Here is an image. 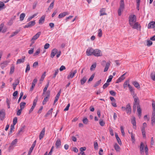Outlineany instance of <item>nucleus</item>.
I'll return each instance as SVG.
<instances>
[{
    "label": "nucleus",
    "mask_w": 155,
    "mask_h": 155,
    "mask_svg": "<svg viewBox=\"0 0 155 155\" xmlns=\"http://www.w3.org/2000/svg\"><path fill=\"white\" fill-rule=\"evenodd\" d=\"M77 72V71L76 70H74L73 72L71 71L69 74L68 75L67 77L68 79H69L70 78H72L73 77L75 74Z\"/></svg>",
    "instance_id": "obj_10"
},
{
    "label": "nucleus",
    "mask_w": 155,
    "mask_h": 155,
    "mask_svg": "<svg viewBox=\"0 0 155 155\" xmlns=\"http://www.w3.org/2000/svg\"><path fill=\"white\" fill-rule=\"evenodd\" d=\"M136 22V17L135 15H131L129 18V22L130 25H132V24Z\"/></svg>",
    "instance_id": "obj_1"
},
{
    "label": "nucleus",
    "mask_w": 155,
    "mask_h": 155,
    "mask_svg": "<svg viewBox=\"0 0 155 155\" xmlns=\"http://www.w3.org/2000/svg\"><path fill=\"white\" fill-rule=\"evenodd\" d=\"M35 24V21H31L29 22L25 26H24V28H29L32 27L34 26Z\"/></svg>",
    "instance_id": "obj_3"
},
{
    "label": "nucleus",
    "mask_w": 155,
    "mask_h": 155,
    "mask_svg": "<svg viewBox=\"0 0 155 155\" xmlns=\"http://www.w3.org/2000/svg\"><path fill=\"white\" fill-rule=\"evenodd\" d=\"M109 93L111 95L113 96H115L116 95V92L113 90L110 91Z\"/></svg>",
    "instance_id": "obj_57"
},
{
    "label": "nucleus",
    "mask_w": 155,
    "mask_h": 155,
    "mask_svg": "<svg viewBox=\"0 0 155 155\" xmlns=\"http://www.w3.org/2000/svg\"><path fill=\"white\" fill-rule=\"evenodd\" d=\"M110 61H108V62H107L106 64L105 68L104 70V72H106L108 70L109 68L110 67Z\"/></svg>",
    "instance_id": "obj_21"
},
{
    "label": "nucleus",
    "mask_w": 155,
    "mask_h": 155,
    "mask_svg": "<svg viewBox=\"0 0 155 155\" xmlns=\"http://www.w3.org/2000/svg\"><path fill=\"white\" fill-rule=\"evenodd\" d=\"M137 112L138 113L139 117L140 118L141 117V112L140 107V106L137 107Z\"/></svg>",
    "instance_id": "obj_23"
},
{
    "label": "nucleus",
    "mask_w": 155,
    "mask_h": 155,
    "mask_svg": "<svg viewBox=\"0 0 155 155\" xmlns=\"http://www.w3.org/2000/svg\"><path fill=\"white\" fill-rule=\"evenodd\" d=\"M150 77L151 79L153 81H155V74L152 72L150 74Z\"/></svg>",
    "instance_id": "obj_41"
},
{
    "label": "nucleus",
    "mask_w": 155,
    "mask_h": 155,
    "mask_svg": "<svg viewBox=\"0 0 155 155\" xmlns=\"http://www.w3.org/2000/svg\"><path fill=\"white\" fill-rule=\"evenodd\" d=\"M94 148L95 150H97L98 149V144L97 142H94Z\"/></svg>",
    "instance_id": "obj_48"
},
{
    "label": "nucleus",
    "mask_w": 155,
    "mask_h": 155,
    "mask_svg": "<svg viewBox=\"0 0 155 155\" xmlns=\"http://www.w3.org/2000/svg\"><path fill=\"white\" fill-rule=\"evenodd\" d=\"M114 148L115 150L117 152H119L120 150V147L118 146V144L117 143H115L114 146Z\"/></svg>",
    "instance_id": "obj_25"
},
{
    "label": "nucleus",
    "mask_w": 155,
    "mask_h": 155,
    "mask_svg": "<svg viewBox=\"0 0 155 155\" xmlns=\"http://www.w3.org/2000/svg\"><path fill=\"white\" fill-rule=\"evenodd\" d=\"M5 6L4 3L2 2H0V11L3 8V7Z\"/></svg>",
    "instance_id": "obj_52"
},
{
    "label": "nucleus",
    "mask_w": 155,
    "mask_h": 155,
    "mask_svg": "<svg viewBox=\"0 0 155 155\" xmlns=\"http://www.w3.org/2000/svg\"><path fill=\"white\" fill-rule=\"evenodd\" d=\"M94 50L91 48H88L86 51V54L87 56L93 55Z\"/></svg>",
    "instance_id": "obj_5"
},
{
    "label": "nucleus",
    "mask_w": 155,
    "mask_h": 155,
    "mask_svg": "<svg viewBox=\"0 0 155 155\" xmlns=\"http://www.w3.org/2000/svg\"><path fill=\"white\" fill-rule=\"evenodd\" d=\"M147 124L146 123H144L143 124V126L141 128V130H145V128L147 126Z\"/></svg>",
    "instance_id": "obj_50"
},
{
    "label": "nucleus",
    "mask_w": 155,
    "mask_h": 155,
    "mask_svg": "<svg viewBox=\"0 0 155 155\" xmlns=\"http://www.w3.org/2000/svg\"><path fill=\"white\" fill-rule=\"evenodd\" d=\"M25 102H21L20 104V109H23L26 105Z\"/></svg>",
    "instance_id": "obj_38"
},
{
    "label": "nucleus",
    "mask_w": 155,
    "mask_h": 155,
    "mask_svg": "<svg viewBox=\"0 0 155 155\" xmlns=\"http://www.w3.org/2000/svg\"><path fill=\"white\" fill-rule=\"evenodd\" d=\"M120 129L122 135L124 136L125 133L124 132V129L123 127L122 126H121L120 127Z\"/></svg>",
    "instance_id": "obj_56"
},
{
    "label": "nucleus",
    "mask_w": 155,
    "mask_h": 155,
    "mask_svg": "<svg viewBox=\"0 0 155 155\" xmlns=\"http://www.w3.org/2000/svg\"><path fill=\"white\" fill-rule=\"evenodd\" d=\"M127 114H130L131 112V109L130 104H128L126 106V110Z\"/></svg>",
    "instance_id": "obj_8"
},
{
    "label": "nucleus",
    "mask_w": 155,
    "mask_h": 155,
    "mask_svg": "<svg viewBox=\"0 0 155 155\" xmlns=\"http://www.w3.org/2000/svg\"><path fill=\"white\" fill-rule=\"evenodd\" d=\"M113 78V76L111 75L109 76L108 79L107 80V83H109L111 82L112 80V79Z\"/></svg>",
    "instance_id": "obj_53"
},
{
    "label": "nucleus",
    "mask_w": 155,
    "mask_h": 155,
    "mask_svg": "<svg viewBox=\"0 0 155 155\" xmlns=\"http://www.w3.org/2000/svg\"><path fill=\"white\" fill-rule=\"evenodd\" d=\"M8 62L7 61H5L2 63L1 64V66L2 69H3L5 67H6L8 64Z\"/></svg>",
    "instance_id": "obj_31"
},
{
    "label": "nucleus",
    "mask_w": 155,
    "mask_h": 155,
    "mask_svg": "<svg viewBox=\"0 0 155 155\" xmlns=\"http://www.w3.org/2000/svg\"><path fill=\"white\" fill-rule=\"evenodd\" d=\"M61 145V141L60 139L57 140L55 143V146L56 148H58Z\"/></svg>",
    "instance_id": "obj_19"
},
{
    "label": "nucleus",
    "mask_w": 155,
    "mask_h": 155,
    "mask_svg": "<svg viewBox=\"0 0 155 155\" xmlns=\"http://www.w3.org/2000/svg\"><path fill=\"white\" fill-rule=\"evenodd\" d=\"M36 141L35 140L29 149V151L28 152V153L27 155H30L32 151L34 148L35 145L36 144Z\"/></svg>",
    "instance_id": "obj_9"
},
{
    "label": "nucleus",
    "mask_w": 155,
    "mask_h": 155,
    "mask_svg": "<svg viewBox=\"0 0 155 155\" xmlns=\"http://www.w3.org/2000/svg\"><path fill=\"white\" fill-rule=\"evenodd\" d=\"M129 81H126L124 82V85H123V87L124 88H125L126 87H127V85H128V84H129Z\"/></svg>",
    "instance_id": "obj_54"
},
{
    "label": "nucleus",
    "mask_w": 155,
    "mask_h": 155,
    "mask_svg": "<svg viewBox=\"0 0 155 155\" xmlns=\"http://www.w3.org/2000/svg\"><path fill=\"white\" fill-rule=\"evenodd\" d=\"M133 98H134V103H137L139 104V100L138 98V97H134V96L133 97Z\"/></svg>",
    "instance_id": "obj_37"
},
{
    "label": "nucleus",
    "mask_w": 155,
    "mask_h": 155,
    "mask_svg": "<svg viewBox=\"0 0 155 155\" xmlns=\"http://www.w3.org/2000/svg\"><path fill=\"white\" fill-rule=\"evenodd\" d=\"M25 16V14L24 13H22L21 14L20 16V21H22Z\"/></svg>",
    "instance_id": "obj_34"
},
{
    "label": "nucleus",
    "mask_w": 155,
    "mask_h": 155,
    "mask_svg": "<svg viewBox=\"0 0 155 155\" xmlns=\"http://www.w3.org/2000/svg\"><path fill=\"white\" fill-rule=\"evenodd\" d=\"M19 83V80L18 79H17L15 80V83H13V84L17 86Z\"/></svg>",
    "instance_id": "obj_59"
},
{
    "label": "nucleus",
    "mask_w": 155,
    "mask_h": 155,
    "mask_svg": "<svg viewBox=\"0 0 155 155\" xmlns=\"http://www.w3.org/2000/svg\"><path fill=\"white\" fill-rule=\"evenodd\" d=\"M102 54L101 51L98 49L94 50L93 55L95 56L99 57L102 56Z\"/></svg>",
    "instance_id": "obj_2"
},
{
    "label": "nucleus",
    "mask_w": 155,
    "mask_h": 155,
    "mask_svg": "<svg viewBox=\"0 0 155 155\" xmlns=\"http://www.w3.org/2000/svg\"><path fill=\"white\" fill-rule=\"evenodd\" d=\"M124 0H121L120 3V6L119 8L120 9H124Z\"/></svg>",
    "instance_id": "obj_26"
},
{
    "label": "nucleus",
    "mask_w": 155,
    "mask_h": 155,
    "mask_svg": "<svg viewBox=\"0 0 155 155\" xmlns=\"http://www.w3.org/2000/svg\"><path fill=\"white\" fill-rule=\"evenodd\" d=\"M40 53V49L38 48L37 50L36 51L34 54V56H36L38 55Z\"/></svg>",
    "instance_id": "obj_45"
},
{
    "label": "nucleus",
    "mask_w": 155,
    "mask_h": 155,
    "mask_svg": "<svg viewBox=\"0 0 155 155\" xmlns=\"http://www.w3.org/2000/svg\"><path fill=\"white\" fill-rule=\"evenodd\" d=\"M147 45L148 46H150L152 44V42L150 40H148L147 41Z\"/></svg>",
    "instance_id": "obj_47"
},
{
    "label": "nucleus",
    "mask_w": 155,
    "mask_h": 155,
    "mask_svg": "<svg viewBox=\"0 0 155 155\" xmlns=\"http://www.w3.org/2000/svg\"><path fill=\"white\" fill-rule=\"evenodd\" d=\"M45 132V128H44L42 129V130L39 136V138L40 140H41L44 137Z\"/></svg>",
    "instance_id": "obj_11"
},
{
    "label": "nucleus",
    "mask_w": 155,
    "mask_h": 155,
    "mask_svg": "<svg viewBox=\"0 0 155 155\" xmlns=\"http://www.w3.org/2000/svg\"><path fill=\"white\" fill-rule=\"evenodd\" d=\"M140 106L139 105V104L134 103V105L133 106V110L134 111H135L136 110V107L137 106H137Z\"/></svg>",
    "instance_id": "obj_40"
},
{
    "label": "nucleus",
    "mask_w": 155,
    "mask_h": 155,
    "mask_svg": "<svg viewBox=\"0 0 155 155\" xmlns=\"http://www.w3.org/2000/svg\"><path fill=\"white\" fill-rule=\"evenodd\" d=\"M54 2V0L51 3L50 6H49V7L48 9V10H51L53 8Z\"/></svg>",
    "instance_id": "obj_33"
},
{
    "label": "nucleus",
    "mask_w": 155,
    "mask_h": 155,
    "mask_svg": "<svg viewBox=\"0 0 155 155\" xmlns=\"http://www.w3.org/2000/svg\"><path fill=\"white\" fill-rule=\"evenodd\" d=\"M132 25H130L134 29L138 30L139 28L140 29V26L138 22H136L132 24Z\"/></svg>",
    "instance_id": "obj_4"
},
{
    "label": "nucleus",
    "mask_w": 155,
    "mask_h": 155,
    "mask_svg": "<svg viewBox=\"0 0 155 155\" xmlns=\"http://www.w3.org/2000/svg\"><path fill=\"white\" fill-rule=\"evenodd\" d=\"M115 135L118 143L119 145H121L122 144L121 142L120 138L118 136L117 134H115Z\"/></svg>",
    "instance_id": "obj_29"
},
{
    "label": "nucleus",
    "mask_w": 155,
    "mask_h": 155,
    "mask_svg": "<svg viewBox=\"0 0 155 155\" xmlns=\"http://www.w3.org/2000/svg\"><path fill=\"white\" fill-rule=\"evenodd\" d=\"M25 59V56H23L22 58L19 59L17 60L16 62V64H19L21 63H23Z\"/></svg>",
    "instance_id": "obj_17"
},
{
    "label": "nucleus",
    "mask_w": 155,
    "mask_h": 155,
    "mask_svg": "<svg viewBox=\"0 0 155 155\" xmlns=\"http://www.w3.org/2000/svg\"><path fill=\"white\" fill-rule=\"evenodd\" d=\"M94 77V74H93L90 77V78H89V79L88 81V82H90V81H92Z\"/></svg>",
    "instance_id": "obj_61"
},
{
    "label": "nucleus",
    "mask_w": 155,
    "mask_h": 155,
    "mask_svg": "<svg viewBox=\"0 0 155 155\" xmlns=\"http://www.w3.org/2000/svg\"><path fill=\"white\" fill-rule=\"evenodd\" d=\"M41 34V32H38L31 39V41H34L36 40L39 38Z\"/></svg>",
    "instance_id": "obj_16"
},
{
    "label": "nucleus",
    "mask_w": 155,
    "mask_h": 155,
    "mask_svg": "<svg viewBox=\"0 0 155 155\" xmlns=\"http://www.w3.org/2000/svg\"><path fill=\"white\" fill-rule=\"evenodd\" d=\"M59 71V70L58 69H57L56 70H55V73L53 75V78H54L56 77V75L58 74Z\"/></svg>",
    "instance_id": "obj_51"
},
{
    "label": "nucleus",
    "mask_w": 155,
    "mask_h": 155,
    "mask_svg": "<svg viewBox=\"0 0 155 155\" xmlns=\"http://www.w3.org/2000/svg\"><path fill=\"white\" fill-rule=\"evenodd\" d=\"M17 122V118L16 117H15L13 120V125L14 126L15 125Z\"/></svg>",
    "instance_id": "obj_58"
},
{
    "label": "nucleus",
    "mask_w": 155,
    "mask_h": 155,
    "mask_svg": "<svg viewBox=\"0 0 155 155\" xmlns=\"http://www.w3.org/2000/svg\"><path fill=\"white\" fill-rule=\"evenodd\" d=\"M126 74V73L122 75L120 77H119V78H118V79L117 80L116 83H119L121 82L125 78L124 76Z\"/></svg>",
    "instance_id": "obj_12"
},
{
    "label": "nucleus",
    "mask_w": 155,
    "mask_h": 155,
    "mask_svg": "<svg viewBox=\"0 0 155 155\" xmlns=\"http://www.w3.org/2000/svg\"><path fill=\"white\" fill-rule=\"evenodd\" d=\"M37 81V80L36 79H35L33 80L32 83V86L30 88V91H32L33 90L34 88L35 87Z\"/></svg>",
    "instance_id": "obj_18"
},
{
    "label": "nucleus",
    "mask_w": 155,
    "mask_h": 155,
    "mask_svg": "<svg viewBox=\"0 0 155 155\" xmlns=\"http://www.w3.org/2000/svg\"><path fill=\"white\" fill-rule=\"evenodd\" d=\"M47 93L48 94V96L45 97L43 101L42 104L43 105H45L46 104V102L48 101V99L50 96V91L48 92V91L47 92Z\"/></svg>",
    "instance_id": "obj_13"
},
{
    "label": "nucleus",
    "mask_w": 155,
    "mask_h": 155,
    "mask_svg": "<svg viewBox=\"0 0 155 155\" xmlns=\"http://www.w3.org/2000/svg\"><path fill=\"white\" fill-rule=\"evenodd\" d=\"M5 115V110H0V119L1 120H3Z\"/></svg>",
    "instance_id": "obj_7"
},
{
    "label": "nucleus",
    "mask_w": 155,
    "mask_h": 155,
    "mask_svg": "<svg viewBox=\"0 0 155 155\" xmlns=\"http://www.w3.org/2000/svg\"><path fill=\"white\" fill-rule=\"evenodd\" d=\"M20 31V30H17L15 32H13L12 34L10 36V37H12L16 35Z\"/></svg>",
    "instance_id": "obj_32"
},
{
    "label": "nucleus",
    "mask_w": 155,
    "mask_h": 155,
    "mask_svg": "<svg viewBox=\"0 0 155 155\" xmlns=\"http://www.w3.org/2000/svg\"><path fill=\"white\" fill-rule=\"evenodd\" d=\"M45 18V16L44 15H43L40 18L39 20V24H41L44 22Z\"/></svg>",
    "instance_id": "obj_28"
},
{
    "label": "nucleus",
    "mask_w": 155,
    "mask_h": 155,
    "mask_svg": "<svg viewBox=\"0 0 155 155\" xmlns=\"http://www.w3.org/2000/svg\"><path fill=\"white\" fill-rule=\"evenodd\" d=\"M17 139H15L11 143L8 149L9 150H12L15 144L17 143Z\"/></svg>",
    "instance_id": "obj_6"
},
{
    "label": "nucleus",
    "mask_w": 155,
    "mask_h": 155,
    "mask_svg": "<svg viewBox=\"0 0 155 155\" xmlns=\"http://www.w3.org/2000/svg\"><path fill=\"white\" fill-rule=\"evenodd\" d=\"M155 27V22L152 21L149 23L148 25V28H153Z\"/></svg>",
    "instance_id": "obj_15"
},
{
    "label": "nucleus",
    "mask_w": 155,
    "mask_h": 155,
    "mask_svg": "<svg viewBox=\"0 0 155 155\" xmlns=\"http://www.w3.org/2000/svg\"><path fill=\"white\" fill-rule=\"evenodd\" d=\"M53 109L51 108L50 110H48L47 114L45 115V117H47L49 115L52 114V112Z\"/></svg>",
    "instance_id": "obj_35"
},
{
    "label": "nucleus",
    "mask_w": 155,
    "mask_h": 155,
    "mask_svg": "<svg viewBox=\"0 0 155 155\" xmlns=\"http://www.w3.org/2000/svg\"><path fill=\"white\" fill-rule=\"evenodd\" d=\"M69 14V13L68 12H64L61 13L58 15V18H61Z\"/></svg>",
    "instance_id": "obj_20"
},
{
    "label": "nucleus",
    "mask_w": 155,
    "mask_h": 155,
    "mask_svg": "<svg viewBox=\"0 0 155 155\" xmlns=\"http://www.w3.org/2000/svg\"><path fill=\"white\" fill-rule=\"evenodd\" d=\"M109 85V84L108 83H107V82L104 84L103 86V88L104 89H105Z\"/></svg>",
    "instance_id": "obj_63"
},
{
    "label": "nucleus",
    "mask_w": 155,
    "mask_h": 155,
    "mask_svg": "<svg viewBox=\"0 0 155 155\" xmlns=\"http://www.w3.org/2000/svg\"><path fill=\"white\" fill-rule=\"evenodd\" d=\"M101 79L99 80L98 81L96 82L95 84L94 85V86L95 87H96L98 86L101 84Z\"/></svg>",
    "instance_id": "obj_39"
},
{
    "label": "nucleus",
    "mask_w": 155,
    "mask_h": 155,
    "mask_svg": "<svg viewBox=\"0 0 155 155\" xmlns=\"http://www.w3.org/2000/svg\"><path fill=\"white\" fill-rule=\"evenodd\" d=\"M131 123L133 126V128L135 129L136 127V122L135 121V118L134 117L131 120Z\"/></svg>",
    "instance_id": "obj_22"
},
{
    "label": "nucleus",
    "mask_w": 155,
    "mask_h": 155,
    "mask_svg": "<svg viewBox=\"0 0 155 155\" xmlns=\"http://www.w3.org/2000/svg\"><path fill=\"white\" fill-rule=\"evenodd\" d=\"M133 84L136 88H140V86L139 84L137 81H135L133 82Z\"/></svg>",
    "instance_id": "obj_30"
},
{
    "label": "nucleus",
    "mask_w": 155,
    "mask_h": 155,
    "mask_svg": "<svg viewBox=\"0 0 155 155\" xmlns=\"http://www.w3.org/2000/svg\"><path fill=\"white\" fill-rule=\"evenodd\" d=\"M15 69V66L13 65H12L10 68V73L12 74L13 73Z\"/></svg>",
    "instance_id": "obj_43"
},
{
    "label": "nucleus",
    "mask_w": 155,
    "mask_h": 155,
    "mask_svg": "<svg viewBox=\"0 0 155 155\" xmlns=\"http://www.w3.org/2000/svg\"><path fill=\"white\" fill-rule=\"evenodd\" d=\"M99 124L101 126H104L105 124V123L102 119H101L100 120Z\"/></svg>",
    "instance_id": "obj_62"
},
{
    "label": "nucleus",
    "mask_w": 155,
    "mask_h": 155,
    "mask_svg": "<svg viewBox=\"0 0 155 155\" xmlns=\"http://www.w3.org/2000/svg\"><path fill=\"white\" fill-rule=\"evenodd\" d=\"M25 126H24L22 127L18 131V134H19L21 133H22L23 132V130L25 129Z\"/></svg>",
    "instance_id": "obj_44"
},
{
    "label": "nucleus",
    "mask_w": 155,
    "mask_h": 155,
    "mask_svg": "<svg viewBox=\"0 0 155 155\" xmlns=\"http://www.w3.org/2000/svg\"><path fill=\"white\" fill-rule=\"evenodd\" d=\"M128 87L129 88L130 91V92L134 91V89L130 84H128Z\"/></svg>",
    "instance_id": "obj_49"
},
{
    "label": "nucleus",
    "mask_w": 155,
    "mask_h": 155,
    "mask_svg": "<svg viewBox=\"0 0 155 155\" xmlns=\"http://www.w3.org/2000/svg\"><path fill=\"white\" fill-rule=\"evenodd\" d=\"M140 152L141 154H142V153L144 152V144L143 142H141L140 143Z\"/></svg>",
    "instance_id": "obj_27"
},
{
    "label": "nucleus",
    "mask_w": 155,
    "mask_h": 155,
    "mask_svg": "<svg viewBox=\"0 0 155 155\" xmlns=\"http://www.w3.org/2000/svg\"><path fill=\"white\" fill-rule=\"evenodd\" d=\"M87 79L85 76H84L82 79L81 80V83L82 85H83L87 81Z\"/></svg>",
    "instance_id": "obj_24"
},
{
    "label": "nucleus",
    "mask_w": 155,
    "mask_h": 155,
    "mask_svg": "<svg viewBox=\"0 0 155 155\" xmlns=\"http://www.w3.org/2000/svg\"><path fill=\"white\" fill-rule=\"evenodd\" d=\"M98 36L99 37H101L102 36V32L101 29H100L98 31Z\"/></svg>",
    "instance_id": "obj_42"
},
{
    "label": "nucleus",
    "mask_w": 155,
    "mask_h": 155,
    "mask_svg": "<svg viewBox=\"0 0 155 155\" xmlns=\"http://www.w3.org/2000/svg\"><path fill=\"white\" fill-rule=\"evenodd\" d=\"M144 149L146 155H147L148 152V149L147 145L145 146Z\"/></svg>",
    "instance_id": "obj_60"
},
{
    "label": "nucleus",
    "mask_w": 155,
    "mask_h": 155,
    "mask_svg": "<svg viewBox=\"0 0 155 155\" xmlns=\"http://www.w3.org/2000/svg\"><path fill=\"white\" fill-rule=\"evenodd\" d=\"M82 121L83 123L85 124H87L88 122L87 119L86 118L83 119Z\"/></svg>",
    "instance_id": "obj_55"
},
{
    "label": "nucleus",
    "mask_w": 155,
    "mask_h": 155,
    "mask_svg": "<svg viewBox=\"0 0 155 155\" xmlns=\"http://www.w3.org/2000/svg\"><path fill=\"white\" fill-rule=\"evenodd\" d=\"M58 50L54 48L52 50L51 53V58H53L55 56Z\"/></svg>",
    "instance_id": "obj_14"
},
{
    "label": "nucleus",
    "mask_w": 155,
    "mask_h": 155,
    "mask_svg": "<svg viewBox=\"0 0 155 155\" xmlns=\"http://www.w3.org/2000/svg\"><path fill=\"white\" fill-rule=\"evenodd\" d=\"M96 64L95 63L93 64L91 66L90 68V70L91 71H92L93 70H94L96 67Z\"/></svg>",
    "instance_id": "obj_36"
},
{
    "label": "nucleus",
    "mask_w": 155,
    "mask_h": 155,
    "mask_svg": "<svg viewBox=\"0 0 155 155\" xmlns=\"http://www.w3.org/2000/svg\"><path fill=\"white\" fill-rule=\"evenodd\" d=\"M14 125H12V124L10 126V130L9 133V134H11L12 133V130L14 129Z\"/></svg>",
    "instance_id": "obj_46"
},
{
    "label": "nucleus",
    "mask_w": 155,
    "mask_h": 155,
    "mask_svg": "<svg viewBox=\"0 0 155 155\" xmlns=\"http://www.w3.org/2000/svg\"><path fill=\"white\" fill-rule=\"evenodd\" d=\"M30 70V67L29 64H28L27 65L26 68L25 69V72H27V71H29Z\"/></svg>",
    "instance_id": "obj_64"
}]
</instances>
